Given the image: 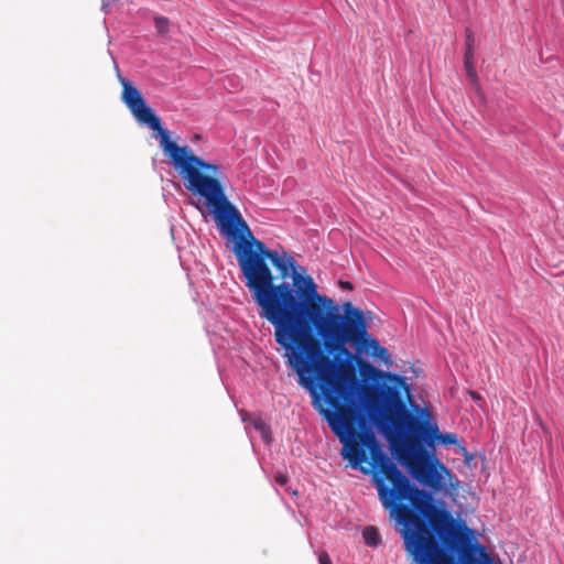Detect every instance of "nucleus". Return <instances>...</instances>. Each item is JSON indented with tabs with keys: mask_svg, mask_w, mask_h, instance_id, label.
Here are the masks:
<instances>
[{
	"mask_svg": "<svg viewBox=\"0 0 564 564\" xmlns=\"http://www.w3.org/2000/svg\"><path fill=\"white\" fill-rule=\"evenodd\" d=\"M379 397V425L392 443L397 438L403 443L408 437L416 441L422 437L429 445H433L435 441L445 446L458 443L455 433H440L436 423L420 420L408 410L410 405L416 411L419 405L414 403L406 378L397 373H386V383L380 388Z\"/></svg>",
	"mask_w": 564,
	"mask_h": 564,
	"instance_id": "nucleus-1",
	"label": "nucleus"
},
{
	"mask_svg": "<svg viewBox=\"0 0 564 564\" xmlns=\"http://www.w3.org/2000/svg\"><path fill=\"white\" fill-rule=\"evenodd\" d=\"M399 459L421 485L437 492L448 486L457 489L459 481L444 464L432 458L415 438L408 437L397 449Z\"/></svg>",
	"mask_w": 564,
	"mask_h": 564,
	"instance_id": "nucleus-2",
	"label": "nucleus"
},
{
	"mask_svg": "<svg viewBox=\"0 0 564 564\" xmlns=\"http://www.w3.org/2000/svg\"><path fill=\"white\" fill-rule=\"evenodd\" d=\"M473 58H474V36H473V33L469 30H467L466 52H465V56H464V65H465V68L467 70L468 77L473 82H476L477 80V74H476V70L474 68Z\"/></svg>",
	"mask_w": 564,
	"mask_h": 564,
	"instance_id": "nucleus-3",
	"label": "nucleus"
},
{
	"mask_svg": "<svg viewBox=\"0 0 564 564\" xmlns=\"http://www.w3.org/2000/svg\"><path fill=\"white\" fill-rule=\"evenodd\" d=\"M362 538L368 546H377L380 543V535L375 527H367L362 531Z\"/></svg>",
	"mask_w": 564,
	"mask_h": 564,
	"instance_id": "nucleus-4",
	"label": "nucleus"
},
{
	"mask_svg": "<svg viewBox=\"0 0 564 564\" xmlns=\"http://www.w3.org/2000/svg\"><path fill=\"white\" fill-rule=\"evenodd\" d=\"M154 24L158 33L166 34L169 32V19L165 17H154Z\"/></svg>",
	"mask_w": 564,
	"mask_h": 564,
	"instance_id": "nucleus-5",
	"label": "nucleus"
},
{
	"mask_svg": "<svg viewBox=\"0 0 564 564\" xmlns=\"http://www.w3.org/2000/svg\"><path fill=\"white\" fill-rule=\"evenodd\" d=\"M372 357L379 358L383 362H390V354L386 347L380 346L379 349L372 351Z\"/></svg>",
	"mask_w": 564,
	"mask_h": 564,
	"instance_id": "nucleus-6",
	"label": "nucleus"
},
{
	"mask_svg": "<svg viewBox=\"0 0 564 564\" xmlns=\"http://www.w3.org/2000/svg\"><path fill=\"white\" fill-rule=\"evenodd\" d=\"M318 562L319 564H333L332 561H330V557L328 555L327 552L325 551H322L319 554H318Z\"/></svg>",
	"mask_w": 564,
	"mask_h": 564,
	"instance_id": "nucleus-7",
	"label": "nucleus"
},
{
	"mask_svg": "<svg viewBox=\"0 0 564 564\" xmlns=\"http://www.w3.org/2000/svg\"><path fill=\"white\" fill-rule=\"evenodd\" d=\"M289 478L286 475H283V474H279L275 476V481L281 485V486H284L286 485Z\"/></svg>",
	"mask_w": 564,
	"mask_h": 564,
	"instance_id": "nucleus-8",
	"label": "nucleus"
},
{
	"mask_svg": "<svg viewBox=\"0 0 564 564\" xmlns=\"http://www.w3.org/2000/svg\"><path fill=\"white\" fill-rule=\"evenodd\" d=\"M340 286H341V288H344V289H348V290H351V289H352L351 283H350V282H348V281H345V282H344V281H341V282H340Z\"/></svg>",
	"mask_w": 564,
	"mask_h": 564,
	"instance_id": "nucleus-9",
	"label": "nucleus"
},
{
	"mask_svg": "<svg viewBox=\"0 0 564 564\" xmlns=\"http://www.w3.org/2000/svg\"><path fill=\"white\" fill-rule=\"evenodd\" d=\"M471 395H473L474 399H479V395L477 393H475V392H473Z\"/></svg>",
	"mask_w": 564,
	"mask_h": 564,
	"instance_id": "nucleus-10",
	"label": "nucleus"
}]
</instances>
